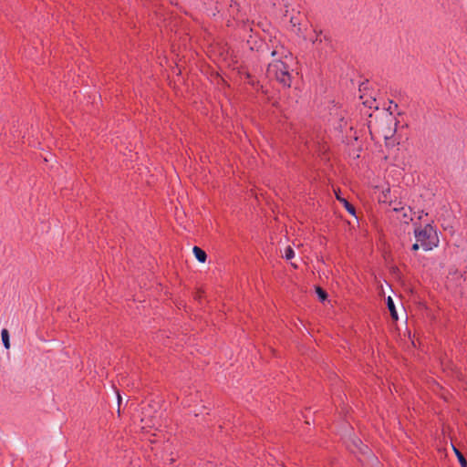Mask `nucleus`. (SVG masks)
Segmentation results:
<instances>
[{
  "label": "nucleus",
  "mask_w": 467,
  "mask_h": 467,
  "mask_svg": "<svg viewBox=\"0 0 467 467\" xmlns=\"http://www.w3.org/2000/svg\"><path fill=\"white\" fill-rule=\"evenodd\" d=\"M271 57L273 60L267 67V78L289 88L292 83L291 65L294 62L292 54L283 46H277L271 51Z\"/></svg>",
  "instance_id": "f257e3e1"
},
{
  "label": "nucleus",
  "mask_w": 467,
  "mask_h": 467,
  "mask_svg": "<svg viewBox=\"0 0 467 467\" xmlns=\"http://www.w3.org/2000/svg\"><path fill=\"white\" fill-rule=\"evenodd\" d=\"M397 121L391 112L382 111L374 120L369 121L370 133L376 138V143H380L382 138L386 146H395L403 143L399 136H396Z\"/></svg>",
  "instance_id": "f03ea898"
},
{
  "label": "nucleus",
  "mask_w": 467,
  "mask_h": 467,
  "mask_svg": "<svg viewBox=\"0 0 467 467\" xmlns=\"http://www.w3.org/2000/svg\"><path fill=\"white\" fill-rule=\"evenodd\" d=\"M414 236L420 247L425 251L432 250L439 244L437 231L430 223L414 229Z\"/></svg>",
  "instance_id": "7ed1b4c3"
},
{
  "label": "nucleus",
  "mask_w": 467,
  "mask_h": 467,
  "mask_svg": "<svg viewBox=\"0 0 467 467\" xmlns=\"http://www.w3.org/2000/svg\"><path fill=\"white\" fill-rule=\"evenodd\" d=\"M346 113L342 110H337L334 113V116L330 119L332 126L335 129L342 130L344 128H348V122L345 119Z\"/></svg>",
  "instance_id": "20e7f679"
},
{
  "label": "nucleus",
  "mask_w": 467,
  "mask_h": 467,
  "mask_svg": "<svg viewBox=\"0 0 467 467\" xmlns=\"http://www.w3.org/2000/svg\"><path fill=\"white\" fill-rule=\"evenodd\" d=\"M387 306H388V308H389V310L390 312V315H391L392 318L397 320L398 319V313L396 311L393 299L390 296H389L388 299H387Z\"/></svg>",
  "instance_id": "39448f33"
},
{
  "label": "nucleus",
  "mask_w": 467,
  "mask_h": 467,
  "mask_svg": "<svg viewBox=\"0 0 467 467\" xmlns=\"http://www.w3.org/2000/svg\"><path fill=\"white\" fill-rule=\"evenodd\" d=\"M337 199L343 203L344 207L349 213L355 215V208L352 204H350L345 198L339 197L337 194Z\"/></svg>",
  "instance_id": "423d86ee"
},
{
  "label": "nucleus",
  "mask_w": 467,
  "mask_h": 467,
  "mask_svg": "<svg viewBox=\"0 0 467 467\" xmlns=\"http://www.w3.org/2000/svg\"><path fill=\"white\" fill-rule=\"evenodd\" d=\"M192 252L199 262L204 263V251L199 246H194Z\"/></svg>",
  "instance_id": "0eeeda50"
},
{
  "label": "nucleus",
  "mask_w": 467,
  "mask_h": 467,
  "mask_svg": "<svg viewBox=\"0 0 467 467\" xmlns=\"http://www.w3.org/2000/svg\"><path fill=\"white\" fill-rule=\"evenodd\" d=\"M3 344L6 349L10 348L9 333L7 329H3L1 332Z\"/></svg>",
  "instance_id": "6e6552de"
},
{
  "label": "nucleus",
  "mask_w": 467,
  "mask_h": 467,
  "mask_svg": "<svg viewBox=\"0 0 467 467\" xmlns=\"http://www.w3.org/2000/svg\"><path fill=\"white\" fill-rule=\"evenodd\" d=\"M453 450H454V451H455V453H456V455H457V458H458V460H459V462H460L461 465H462V467H466V466H467V462H466V460L464 459L463 455H462V453H461V452H460V451H459L455 447L453 448Z\"/></svg>",
  "instance_id": "1a4fd4ad"
},
{
  "label": "nucleus",
  "mask_w": 467,
  "mask_h": 467,
  "mask_svg": "<svg viewBox=\"0 0 467 467\" xmlns=\"http://www.w3.org/2000/svg\"><path fill=\"white\" fill-rule=\"evenodd\" d=\"M294 256H295L294 250L290 246L286 247L285 250V258L287 259V260H290Z\"/></svg>",
  "instance_id": "9d476101"
},
{
  "label": "nucleus",
  "mask_w": 467,
  "mask_h": 467,
  "mask_svg": "<svg viewBox=\"0 0 467 467\" xmlns=\"http://www.w3.org/2000/svg\"><path fill=\"white\" fill-rule=\"evenodd\" d=\"M317 294L321 301H324L327 298V293L320 287L317 288Z\"/></svg>",
  "instance_id": "9b49d317"
},
{
  "label": "nucleus",
  "mask_w": 467,
  "mask_h": 467,
  "mask_svg": "<svg viewBox=\"0 0 467 467\" xmlns=\"http://www.w3.org/2000/svg\"><path fill=\"white\" fill-rule=\"evenodd\" d=\"M390 192V189L387 188L382 191V196L379 197L380 202H387L388 194Z\"/></svg>",
  "instance_id": "f8f14e48"
},
{
  "label": "nucleus",
  "mask_w": 467,
  "mask_h": 467,
  "mask_svg": "<svg viewBox=\"0 0 467 467\" xmlns=\"http://www.w3.org/2000/svg\"><path fill=\"white\" fill-rule=\"evenodd\" d=\"M355 445L359 449L360 451H364V450H367L368 448L363 445L362 441L358 440L355 441Z\"/></svg>",
  "instance_id": "ddd939ff"
},
{
  "label": "nucleus",
  "mask_w": 467,
  "mask_h": 467,
  "mask_svg": "<svg viewBox=\"0 0 467 467\" xmlns=\"http://www.w3.org/2000/svg\"><path fill=\"white\" fill-rule=\"evenodd\" d=\"M321 35H322V33H321V32H320L319 34H317V35L316 38L313 40V43H314V44L321 43V42H322Z\"/></svg>",
  "instance_id": "4468645a"
},
{
  "label": "nucleus",
  "mask_w": 467,
  "mask_h": 467,
  "mask_svg": "<svg viewBox=\"0 0 467 467\" xmlns=\"http://www.w3.org/2000/svg\"><path fill=\"white\" fill-rule=\"evenodd\" d=\"M420 246V243H418V242L416 241V243L412 245L411 249H412L413 251H417V250H419Z\"/></svg>",
  "instance_id": "2eb2a0df"
},
{
  "label": "nucleus",
  "mask_w": 467,
  "mask_h": 467,
  "mask_svg": "<svg viewBox=\"0 0 467 467\" xmlns=\"http://www.w3.org/2000/svg\"><path fill=\"white\" fill-rule=\"evenodd\" d=\"M120 402H121V397H120V395L118 393V403H119V405L120 404Z\"/></svg>",
  "instance_id": "dca6fc26"
}]
</instances>
